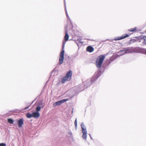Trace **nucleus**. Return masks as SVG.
Instances as JSON below:
<instances>
[{"mask_svg": "<svg viewBox=\"0 0 146 146\" xmlns=\"http://www.w3.org/2000/svg\"><path fill=\"white\" fill-rule=\"evenodd\" d=\"M66 28H67V27H66L65 28V29L66 30Z\"/></svg>", "mask_w": 146, "mask_h": 146, "instance_id": "obj_26", "label": "nucleus"}, {"mask_svg": "<svg viewBox=\"0 0 146 146\" xmlns=\"http://www.w3.org/2000/svg\"><path fill=\"white\" fill-rule=\"evenodd\" d=\"M101 73L102 71L100 70L95 73L94 76L92 77L90 80H88L84 82V87H87L90 85L94 80H96L100 76Z\"/></svg>", "mask_w": 146, "mask_h": 146, "instance_id": "obj_1", "label": "nucleus"}, {"mask_svg": "<svg viewBox=\"0 0 146 146\" xmlns=\"http://www.w3.org/2000/svg\"><path fill=\"white\" fill-rule=\"evenodd\" d=\"M131 52V50L130 48H125L118 52V54L119 56H121L124 55L125 54L130 53Z\"/></svg>", "mask_w": 146, "mask_h": 146, "instance_id": "obj_5", "label": "nucleus"}, {"mask_svg": "<svg viewBox=\"0 0 146 146\" xmlns=\"http://www.w3.org/2000/svg\"><path fill=\"white\" fill-rule=\"evenodd\" d=\"M72 75V72L71 70L69 71L65 76L62 80V82L64 84L66 81H69L71 79Z\"/></svg>", "mask_w": 146, "mask_h": 146, "instance_id": "obj_3", "label": "nucleus"}, {"mask_svg": "<svg viewBox=\"0 0 146 146\" xmlns=\"http://www.w3.org/2000/svg\"><path fill=\"white\" fill-rule=\"evenodd\" d=\"M65 43V42L64 41H63L62 50L60 54V57L59 58L60 64H61L63 63L64 59V46Z\"/></svg>", "mask_w": 146, "mask_h": 146, "instance_id": "obj_4", "label": "nucleus"}, {"mask_svg": "<svg viewBox=\"0 0 146 146\" xmlns=\"http://www.w3.org/2000/svg\"><path fill=\"white\" fill-rule=\"evenodd\" d=\"M24 123V120L23 118L20 119L18 121V126L19 127H21Z\"/></svg>", "mask_w": 146, "mask_h": 146, "instance_id": "obj_10", "label": "nucleus"}, {"mask_svg": "<svg viewBox=\"0 0 146 146\" xmlns=\"http://www.w3.org/2000/svg\"><path fill=\"white\" fill-rule=\"evenodd\" d=\"M44 106L42 102H40L38 104V105L36 109V112H38L41 110V108H43Z\"/></svg>", "mask_w": 146, "mask_h": 146, "instance_id": "obj_9", "label": "nucleus"}, {"mask_svg": "<svg viewBox=\"0 0 146 146\" xmlns=\"http://www.w3.org/2000/svg\"><path fill=\"white\" fill-rule=\"evenodd\" d=\"M0 146H6V144L5 143H0Z\"/></svg>", "mask_w": 146, "mask_h": 146, "instance_id": "obj_20", "label": "nucleus"}, {"mask_svg": "<svg viewBox=\"0 0 146 146\" xmlns=\"http://www.w3.org/2000/svg\"><path fill=\"white\" fill-rule=\"evenodd\" d=\"M136 30V27H135L133 29L131 28L129 30V31L131 32H134Z\"/></svg>", "mask_w": 146, "mask_h": 146, "instance_id": "obj_16", "label": "nucleus"}, {"mask_svg": "<svg viewBox=\"0 0 146 146\" xmlns=\"http://www.w3.org/2000/svg\"><path fill=\"white\" fill-rule=\"evenodd\" d=\"M74 124L75 125V128H77V119L76 118L75 120V122H74Z\"/></svg>", "mask_w": 146, "mask_h": 146, "instance_id": "obj_18", "label": "nucleus"}, {"mask_svg": "<svg viewBox=\"0 0 146 146\" xmlns=\"http://www.w3.org/2000/svg\"><path fill=\"white\" fill-rule=\"evenodd\" d=\"M33 117L37 118L39 117L40 114L38 112H35L32 113Z\"/></svg>", "mask_w": 146, "mask_h": 146, "instance_id": "obj_11", "label": "nucleus"}, {"mask_svg": "<svg viewBox=\"0 0 146 146\" xmlns=\"http://www.w3.org/2000/svg\"><path fill=\"white\" fill-rule=\"evenodd\" d=\"M89 135L90 137L91 136V135L90 134H89Z\"/></svg>", "mask_w": 146, "mask_h": 146, "instance_id": "obj_25", "label": "nucleus"}, {"mask_svg": "<svg viewBox=\"0 0 146 146\" xmlns=\"http://www.w3.org/2000/svg\"><path fill=\"white\" fill-rule=\"evenodd\" d=\"M90 138H91V139H92V137L90 136Z\"/></svg>", "mask_w": 146, "mask_h": 146, "instance_id": "obj_24", "label": "nucleus"}, {"mask_svg": "<svg viewBox=\"0 0 146 146\" xmlns=\"http://www.w3.org/2000/svg\"><path fill=\"white\" fill-rule=\"evenodd\" d=\"M144 39L145 40H146V36L143 37Z\"/></svg>", "mask_w": 146, "mask_h": 146, "instance_id": "obj_22", "label": "nucleus"}, {"mask_svg": "<svg viewBox=\"0 0 146 146\" xmlns=\"http://www.w3.org/2000/svg\"><path fill=\"white\" fill-rule=\"evenodd\" d=\"M105 58V56L103 55H100L97 58L96 64L98 68H100L101 67Z\"/></svg>", "mask_w": 146, "mask_h": 146, "instance_id": "obj_2", "label": "nucleus"}, {"mask_svg": "<svg viewBox=\"0 0 146 146\" xmlns=\"http://www.w3.org/2000/svg\"><path fill=\"white\" fill-rule=\"evenodd\" d=\"M78 88V90H79L82 91L84 90V88H82V86L80 85L79 86Z\"/></svg>", "mask_w": 146, "mask_h": 146, "instance_id": "obj_19", "label": "nucleus"}, {"mask_svg": "<svg viewBox=\"0 0 146 146\" xmlns=\"http://www.w3.org/2000/svg\"><path fill=\"white\" fill-rule=\"evenodd\" d=\"M29 106H27L24 109V110H26L28 109L29 108Z\"/></svg>", "mask_w": 146, "mask_h": 146, "instance_id": "obj_21", "label": "nucleus"}, {"mask_svg": "<svg viewBox=\"0 0 146 146\" xmlns=\"http://www.w3.org/2000/svg\"><path fill=\"white\" fill-rule=\"evenodd\" d=\"M65 33V35L64 36V40L66 41L68 40L69 37V35L68 34L67 30H66Z\"/></svg>", "mask_w": 146, "mask_h": 146, "instance_id": "obj_13", "label": "nucleus"}, {"mask_svg": "<svg viewBox=\"0 0 146 146\" xmlns=\"http://www.w3.org/2000/svg\"><path fill=\"white\" fill-rule=\"evenodd\" d=\"M33 114H31L30 113L28 112L26 114V116L27 118H30L31 117H33Z\"/></svg>", "mask_w": 146, "mask_h": 146, "instance_id": "obj_14", "label": "nucleus"}, {"mask_svg": "<svg viewBox=\"0 0 146 146\" xmlns=\"http://www.w3.org/2000/svg\"><path fill=\"white\" fill-rule=\"evenodd\" d=\"M65 11H66V16L68 18V19H70V18L68 16V15L67 13V10H66V5H65Z\"/></svg>", "mask_w": 146, "mask_h": 146, "instance_id": "obj_17", "label": "nucleus"}, {"mask_svg": "<svg viewBox=\"0 0 146 146\" xmlns=\"http://www.w3.org/2000/svg\"><path fill=\"white\" fill-rule=\"evenodd\" d=\"M68 100V99H64L62 100L57 102L56 103H54L53 104V106L54 107H55L56 106H59L60 105L64 103L66 101H67Z\"/></svg>", "mask_w": 146, "mask_h": 146, "instance_id": "obj_7", "label": "nucleus"}, {"mask_svg": "<svg viewBox=\"0 0 146 146\" xmlns=\"http://www.w3.org/2000/svg\"><path fill=\"white\" fill-rule=\"evenodd\" d=\"M69 134L71 136H72V133L71 132H69Z\"/></svg>", "mask_w": 146, "mask_h": 146, "instance_id": "obj_23", "label": "nucleus"}, {"mask_svg": "<svg viewBox=\"0 0 146 146\" xmlns=\"http://www.w3.org/2000/svg\"><path fill=\"white\" fill-rule=\"evenodd\" d=\"M87 50L89 52H92L94 50V48L91 46H88L87 48Z\"/></svg>", "mask_w": 146, "mask_h": 146, "instance_id": "obj_12", "label": "nucleus"}, {"mask_svg": "<svg viewBox=\"0 0 146 146\" xmlns=\"http://www.w3.org/2000/svg\"><path fill=\"white\" fill-rule=\"evenodd\" d=\"M8 122L10 123H13V120L11 119H8Z\"/></svg>", "mask_w": 146, "mask_h": 146, "instance_id": "obj_15", "label": "nucleus"}, {"mask_svg": "<svg viewBox=\"0 0 146 146\" xmlns=\"http://www.w3.org/2000/svg\"><path fill=\"white\" fill-rule=\"evenodd\" d=\"M129 35L127 34H124L122 36H119V37H116L114 38L113 39L114 40H119L123 39L124 38H125L128 37Z\"/></svg>", "mask_w": 146, "mask_h": 146, "instance_id": "obj_8", "label": "nucleus"}, {"mask_svg": "<svg viewBox=\"0 0 146 146\" xmlns=\"http://www.w3.org/2000/svg\"><path fill=\"white\" fill-rule=\"evenodd\" d=\"M81 126L82 128V131L83 134L82 135L83 138L84 139H86L87 137L86 128L85 127V126L83 122H82L81 123Z\"/></svg>", "mask_w": 146, "mask_h": 146, "instance_id": "obj_6", "label": "nucleus"}]
</instances>
